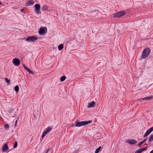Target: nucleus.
<instances>
[{
    "instance_id": "nucleus-5",
    "label": "nucleus",
    "mask_w": 153,
    "mask_h": 153,
    "mask_svg": "<svg viewBox=\"0 0 153 153\" xmlns=\"http://www.w3.org/2000/svg\"><path fill=\"white\" fill-rule=\"evenodd\" d=\"M37 38L35 36L28 37L26 39V41L27 42H34L37 40Z\"/></svg>"
},
{
    "instance_id": "nucleus-3",
    "label": "nucleus",
    "mask_w": 153,
    "mask_h": 153,
    "mask_svg": "<svg viewBox=\"0 0 153 153\" xmlns=\"http://www.w3.org/2000/svg\"><path fill=\"white\" fill-rule=\"evenodd\" d=\"M74 125L76 127L85 125H86V121L79 122V120H77L74 122Z\"/></svg>"
},
{
    "instance_id": "nucleus-11",
    "label": "nucleus",
    "mask_w": 153,
    "mask_h": 153,
    "mask_svg": "<svg viewBox=\"0 0 153 153\" xmlns=\"http://www.w3.org/2000/svg\"><path fill=\"white\" fill-rule=\"evenodd\" d=\"M34 3V2L33 0H30L27 1L25 5L26 6H29L31 4H33Z\"/></svg>"
},
{
    "instance_id": "nucleus-35",
    "label": "nucleus",
    "mask_w": 153,
    "mask_h": 153,
    "mask_svg": "<svg viewBox=\"0 0 153 153\" xmlns=\"http://www.w3.org/2000/svg\"><path fill=\"white\" fill-rule=\"evenodd\" d=\"M23 9H21V12H23Z\"/></svg>"
},
{
    "instance_id": "nucleus-6",
    "label": "nucleus",
    "mask_w": 153,
    "mask_h": 153,
    "mask_svg": "<svg viewBox=\"0 0 153 153\" xmlns=\"http://www.w3.org/2000/svg\"><path fill=\"white\" fill-rule=\"evenodd\" d=\"M47 30V29L45 27H43L41 28L39 32V33L41 35H43L45 33V32Z\"/></svg>"
},
{
    "instance_id": "nucleus-20",
    "label": "nucleus",
    "mask_w": 153,
    "mask_h": 153,
    "mask_svg": "<svg viewBox=\"0 0 153 153\" xmlns=\"http://www.w3.org/2000/svg\"><path fill=\"white\" fill-rule=\"evenodd\" d=\"M25 70H27L28 72H29V73L31 74H33V72L28 68H27Z\"/></svg>"
},
{
    "instance_id": "nucleus-27",
    "label": "nucleus",
    "mask_w": 153,
    "mask_h": 153,
    "mask_svg": "<svg viewBox=\"0 0 153 153\" xmlns=\"http://www.w3.org/2000/svg\"><path fill=\"white\" fill-rule=\"evenodd\" d=\"M144 143L143 141H141L140 142V143L137 145V146H140L141 145H142Z\"/></svg>"
},
{
    "instance_id": "nucleus-22",
    "label": "nucleus",
    "mask_w": 153,
    "mask_h": 153,
    "mask_svg": "<svg viewBox=\"0 0 153 153\" xmlns=\"http://www.w3.org/2000/svg\"><path fill=\"white\" fill-rule=\"evenodd\" d=\"M101 148V147H99L98 148L96 149L95 152V153H98L99 151L100 150Z\"/></svg>"
},
{
    "instance_id": "nucleus-23",
    "label": "nucleus",
    "mask_w": 153,
    "mask_h": 153,
    "mask_svg": "<svg viewBox=\"0 0 153 153\" xmlns=\"http://www.w3.org/2000/svg\"><path fill=\"white\" fill-rule=\"evenodd\" d=\"M153 141V134L150 135V138L149 139V141L150 142H151Z\"/></svg>"
},
{
    "instance_id": "nucleus-16",
    "label": "nucleus",
    "mask_w": 153,
    "mask_h": 153,
    "mask_svg": "<svg viewBox=\"0 0 153 153\" xmlns=\"http://www.w3.org/2000/svg\"><path fill=\"white\" fill-rule=\"evenodd\" d=\"M48 8V7L47 5L44 4L42 8V10L43 11L46 10Z\"/></svg>"
},
{
    "instance_id": "nucleus-2",
    "label": "nucleus",
    "mask_w": 153,
    "mask_h": 153,
    "mask_svg": "<svg viewBox=\"0 0 153 153\" xmlns=\"http://www.w3.org/2000/svg\"><path fill=\"white\" fill-rule=\"evenodd\" d=\"M126 14V12L124 11L119 12L113 14V17L114 18H120Z\"/></svg>"
},
{
    "instance_id": "nucleus-13",
    "label": "nucleus",
    "mask_w": 153,
    "mask_h": 153,
    "mask_svg": "<svg viewBox=\"0 0 153 153\" xmlns=\"http://www.w3.org/2000/svg\"><path fill=\"white\" fill-rule=\"evenodd\" d=\"M152 98H153V97L151 96V97H149L142 98L141 99V100L143 101H144L145 100L148 101L149 100H151V99Z\"/></svg>"
},
{
    "instance_id": "nucleus-12",
    "label": "nucleus",
    "mask_w": 153,
    "mask_h": 153,
    "mask_svg": "<svg viewBox=\"0 0 153 153\" xmlns=\"http://www.w3.org/2000/svg\"><path fill=\"white\" fill-rule=\"evenodd\" d=\"M127 143L130 144H133L137 143V141L134 140H128Z\"/></svg>"
},
{
    "instance_id": "nucleus-34",
    "label": "nucleus",
    "mask_w": 153,
    "mask_h": 153,
    "mask_svg": "<svg viewBox=\"0 0 153 153\" xmlns=\"http://www.w3.org/2000/svg\"><path fill=\"white\" fill-rule=\"evenodd\" d=\"M150 153H153V150H152L150 152Z\"/></svg>"
},
{
    "instance_id": "nucleus-24",
    "label": "nucleus",
    "mask_w": 153,
    "mask_h": 153,
    "mask_svg": "<svg viewBox=\"0 0 153 153\" xmlns=\"http://www.w3.org/2000/svg\"><path fill=\"white\" fill-rule=\"evenodd\" d=\"M15 90L16 92H17L19 90V87L18 86L16 85L15 87Z\"/></svg>"
},
{
    "instance_id": "nucleus-18",
    "label": "nucleus",
    "mask_w": 153,
    "mask_h": 153,
    "mask_svg": "<svg viewBox=\"0 0 153 153\" xmlns=\"http://www.w3.org/2000/svg\"><path fill=\"white\" fill-rule=\"evenodd\" d=\"M66 76H62L60 79L61 82H63L66 79Z\"/></svg>"
},
{
    "instance_id": "nucleus-4",
    "label": "nucleus",
    "mask_w": 153,
    "mask_h": 153,
    "mask_svg": "<svg viewBox=\"0 0 153 153\" xmlns=\"http://www.w3.org/2000/svg\"><path fill=\"white\" fill-rule=\"evenodd\" d=\"M52 129V128L50 126H48L45 129L46 130L44 131L42 134V138L44 137L47 134L50 132Z\"/></svg>"
},
{
    "instance_id": "nucleus-21",
    "label": "nucleus",
    "mask_w": 153,
    "mask_h": 153,
    "mask_svg": "<svg viewBox=\"0 0 153 153\" xmlns=\"http://www.w3.org/2000/svg\"><path fill=\"white\" fill-rule=\"evenodd\" d=\"M25 70H27L28 72H29V73L31 74H33V72L28 68H27Z\"/></svg>"
},
{
    "instance_id": "nucleus-19",
    "label": "nucleus",
    "mask_w": 153,
    "mask_h": 153,
    "mask_svg": "<svg viewBox=\"0 0 153 153\" xmlns=\"http://www.w3.org/2000/svg\"><path fill=\"white\" fill-rule=\"evenodd\" d=\"M25 70H27L28 72H29V73L31 74H33V72L28 68H27Z\"/></svg>"
},
{
    "instance_id": "nucleus-31",
    "label": "nucleus",
    "mask_w": 153,
    "mask_h": 153,
    "mask_svg": "<svg viewBox=\"0 0 153 153\" xmlns=\"http://www.w3.org/2000/svg\"><path fill=\"white\" fill-rule=\"evenodd\" d=\"M50 148H48V149H47L46 151L45 152V153H48V152L49 151H50Z\"/></svg>"
},
{
    "instance_id": "nucleus-15",
    "label": "nucleus",
    "mask_w": 153,
    "mask_h": 153,
    "mask_svg": "<svg viewBox=\"0 0 153 153\" xmlns=\"http://www.w3.org/2000/svg\"><path fill=\"white\" fill-rule=\"evenodd\" d=\"M146 149V148H142L137 150L135 152V153H141L143 151Z\"/></svg>"
},
{
    "instance_id": "nucleus-32",
    "label": "nucleus",
    "mask_w": 153,
    "mask_h": 153,
    "mask_svg": "<svg viewBox=\"0 0 153 153\" xmlns=\"http://www.w3.org/2000/svg\"><path fill=\"white\" fill-rule=\"evenodd\" d=\"M17 120L16 121V122H15V126H16V124H17Z\"/></svg>"
},
{
    "instance_id": "nucleus-17",
    "label": "nucleus",
    "mask_w": 153,
    "mask_h": 153,
    "mask_svg": "<svg viewBox=\"0 0 153 153\" xmlns=\"http://www.w3.org/2000/svg\"><path fill=\"white\" fill-rule=\"evenodd\" d=\"M63 48V45L62 44H60L58 46V49L59 51L62 50Z\"/></svg>"
},
{
    "instance_id": "nucleus-10",
    "label": "nucleus",
    "mask_w": 153,
    "mask_h": 153,
    "mask_svg": "<svg viewBox=\"0 0 153 153\" xmlns=\"http://www.w3.org/2000/svg\"><path fill=\"white\" fill-rule=\"evenodd\" d=\"M95 103L93 101H91V102L88 103L87 107L88 108H93L94 107Z\"/></svg>"
},
{
    "instance_id": "nucleus-36",
    "label": "nucleus",
    "mask_w": 153,
    "mask_h": 153,
    "mask_svg": "<svg viewBox=\"0 0 153 153\" xmlns=\"http://www.w3.org/2000/svg\"><path fill=\"white\" fill-rule=\"evenodd\" d=\"M2 4V3L0 1V5H1Z\"/></svg>"
},
{
    "instance_id": "nucleus-29",
    "label": "nucleus",
    "mask_w": 153,
    "mask_h": 153,
    "mask_svg": "<svg viewBox=\"0 0 153 153\" xmlns=\"http://www.w3.org/2000/svg\"><path fill=\"white\" fill-rule=\"evenodd\" d=\"M5 80L7 83H9L10 82V80L7 78H5Z\"/></svg>"
},
{
    "instance_id": "nucleus-30",
    "label": "nucleus",
    "mask_w": 153,
    "mask_h": 153,
    "mask_svg": "<svg viewBox=\"0 0 153 153\" xmlns=\"http://www.w3.org/2000/svg\"><path fill=\"white\" fill-rule=\"evenodd\" d=\"M22 66H23V67L25 69H26V68H27V67L25 64H22Z\"/></svg>"
},
{
    "instance_id": "nucleus-14",
    "label": "nucleus",
    "mask_w": 153,
    "mask_h": 153,
    "mask_svg": "<svg viewBox=\"0 0 153 153\" xmlns=\"http://www.w3.org/2000/svg\"><path fill=\"white\" fill-rule=\"evenodd\" d=\"M8 149V147L7 144H5L3 146L2 148V151L3 152H6Z\"/></svg>"
},
{
    "instance_id": "nucleus-26",
    "label": "nucleus",
    "mask_w": 153,
    "mask_h": 153,
    "mask_svg": "<svg viewBox=\"0 0 153 153\" xmlns=\"http://www.w3.org/2000/svg\"><path fill=\"white\" fill-rule=\"evenodd\" d=\"M17 142H15V144L13 146V148H16L17 147Z\"/></svg>"
},
{
    "instance_id": "nucleus-1",
    "label": "nucleus",
    "mask_w": 153,
    "mask_h": 153,
    "mask_svg": "<svg viewBox=\"0 0 153 153\" xmlns=\"http://www.w3.org/2000/svg\"><path fill=\"white\" fill-rule=\"evenodd\" d=\"M151 52V50L149 48L145 49L143 52L141 58L142 59H144L147 57L149 55Z\"/></svg>"
},
{
    "instance_id": "nucleus-25",
    "label": "nucleus",
    "mask_w": 153,
    "mask_h": 153,
    "mask_svg": "<svg viewBox=\"0 0 153 153\" xmlns=\"http://www.w3.org/2000/svg\"><path fill=\"white\" fill-rule=\"evenodd\" d=\"M4 128L5 129H7L9 128V126L8 124H5L4 125Z\"/></svg>"
},
{
    "instance_id": "nucleus-8",
    "label": "nucleus",
    "mask_w": 153,
    "mask_h": 153,
    "mask_svg": "<svg viewBox=\"0 0 153 153\" xmlns=\"http://www.w3.org/2000/svg\"><path fill=\"white\" fill-rule=\"evenodd\" d=\"M35 11L37 14H39L40 12V6L39 4H36L35 5Z\"/></svg>"
},
{
    "instance_id": "nucleus-7",
    "label": "nucleus",
    "mask_w": 153,
    "mask_h": 153,
    "mask_svg": "<svg viewBox=\"0 0 153 153\" xmlns=\"http://www.w3.org/2000/svg\"><path fill=\"white\" fill-rule=\"evenodd\" d=\"M13 63L15 66H18L20 64V61L19 59L15 58L13 59Z\"/></svg>"
},
{
    "instance_id": "nucleus-9",
    "label": "nucleus",
    "mask_w": 153,
    "mask_h": 153,
    "mask_svg": "<svg viewBox=\"0 0 153 153\" xmlns=\"http://www.w3.org/2000/svg\"><path fill=\"white\" fill-rule=\"evenodd\" d=\"M153 131V127L151 128L148 130L146 132L144 135V137H146L148 136L149 134Z\"/></svg>"
},
{
    "instance_id": "nucleus-28",
    "label": "nucleus",
    "mask_w": 153,
    "mask_h": 153,
    "mask_svg": "<svg viewBox=\"0 0 153 153\" xmlns=\"http://www.w3.org/2000/svg\"><path fill=\"white\" fill-rule=\"evenodd\" d=\"M92 120H89L87 121V125L90 123H91L92 122Z\"/></svg>"
},
{
    "instance_id": "nucleus-33",
    "label": "nucleus",
    "mask_w": 153,
    "mask_h": 153,
    "mask_svg": "<svg viewBox=\"0 0 153 153\" xmlns=\"http://www.w3.org/2000/svg\"><path fill=\"white\" fill-rule=\"evenodd\" d=\"M146 140H147V139H145L143 141V143H144V142H145V141H146Z\"/></svg>"
}]
</instances>
